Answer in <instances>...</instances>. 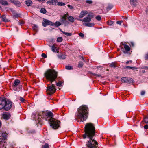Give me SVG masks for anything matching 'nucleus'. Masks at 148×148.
Wrapping results in <instances>:
<instances>
[{"label": "nucleus", "mask_w": 148, "mask_h": 148, "mask_svg": "<svg viewBox=\"0 0 148 148\" xmlns=\"http://www.w3.org/2000/svg\"><path fill=\"white\" fill-rule=\"evenodd\" d=\"M95 130H85V134L83 135L84 139H85L87 136L90 139L86 144L88 148H97V142L92 138L95 135Z\"/></svg>", "instance_id": "nucleus-1"}, {"label": "nucleus", "mask_w": 148, "mask_h": 148, "mask_svg": "<svg viewBox=\"0 0 148 148\" xmlns=\"http://www.w3.org/2000/svg\"><path fill=\"white\" fill-rule=\"evenodd\" d=\"M86 3L90 4H91L92 3V1L91 0H86Z\"/></svg>", "instance_id": "nucleus-45"}, {"label": "nucleus", "mask_w": 148, "mask_h": 148, "mask_svg": "<svg viewBox=\"0 0 148 148\" xmlns=\"http://www.w3.org/2000/svg\"><path fill=\"white\" fill-rule=\"evenodd\" d=\"M2 117L4 119L7 120L10 118V114L6 113L3 114Z\"/></svg>", "instance_id": "nucleus-17"}, {"label": "nucleus", "mask_w": 148, "mask_h": 148, "mask_svg": "<svg viewBox=\"0 0 148 148\" xmlns=\"http://www.w3.org/2000/svg\"><path fill=\"white\" fill-rule=\"evenodd\" d=\"M66 19L67 16L66 14L61 17L60 19V21L61 22L62 24H64L65 26H68L69 24V22Z\"/></svg>", "instance_id": "nucleus-10"}, {"label": "nucleus", "mask_w": 148, "mask_h": 148, "mask_svg": "<svg viewBox=\"0 0 148 148\" xmlns=\"http://www.w3.org/2000/svg\"><path fill=\"white\" fill-rule=\"evenodd\" d=\"M110 66L111 67L116 68V63L115 62H113L111 63Z\"/></svg>", "instance_id": "nucleus-27"}, {"label": "nucleus", "mask_w": 148, "mask_h": 148, "mask_svg": "<svg viewBox=\"0 0 148 148\" xmlns=\"http://www.w3.org/2000/svg\"><path fill=\"white\" fill-rule=\"evenodd\" d=\"M61 24V23L60 22L57 21L55 23H54L53 25H55L56 27H58Z\"/></svg>", "instance_id": "nucleus-33"}, {"label": "nucleus", "mask_w": 148, "mask_h": 148, "mask_svg": "<svg viewBox=\"0 0 148 148\" xmlns=\"http://www.w3.org/2000/svg\"><path fill=\"white\" fill-rule=\"evenodd\" d=\"M130 3L131 5L135 6L136 5L137 1L136 0H130Z\"/></svg>", "instance_id": "nucleus-22"}, {"label": "nucleus", "mask_w": 148, "mask_h": 148, "mask_svg": "<svg viewBox=\"0 0 148 148\" xmlns=\"http://www.w3.org/2000/svg\"><path fill=\"white\" fill-rule=\"evenodd\" d=\"M11 2L14 3L16 5L19 7L21 5V3H20L18 1L13 0L11 1Z\"/></svg>", "instance_id": "nucleus-19"}, {"label": "nucleus", "mask_w": 148, "mask_h": 148, "mask_svg": "<svg viewBox=\"0 0 148 148\" xmlns=\"http://www.w3.org/2000/svg\"><path fill=\"white\" fill-rule=\"evenodd\" d=\"M127 79V77H122L121 79V81L123 83H126Z\"/></svg>", "instance_id": "nucleus-38"}, {"label": "nucleus", "mask_w": 148, "mask_h": 148, "mask_svg": "<svg viewBox=\"0 0 148 148\" xmlns=\"http://www.w3.org/2000/svg\"><path fill=\"white\" fill-rule=\"evenodd\" d=\"M121 23H122V22L121 21H117L116 23L117 24L119 25H121Z\"/></svg>", "instance_id": "nucleus-54"}, {"label": "nucleus", "mask_w": 148, "mask_h": 148, "mask_svg": "<svg viewBox=\"0 0 148 148\" xmlns=\"http://www.w3.org/2000/svg\"><path fill=\"white\" fill-rule=\"evenodd\" d=\"M145 59L146 60H148V53L146 54Z\"/></svg>", "instance_id": "nucleus-49"}, {"label": "nucleus", "mask_w": 148, "mask_h": 148, "mask_svg": "<svg viewBox=\"0 0 148 148\" xmlns=\"http://www.w3.org/2000/svg\"><path fill=\"white\" fill-rule=\"evenodd\" d=\"M44 76L46 80L49 81L51 84L57 78L58 73L54 70L49 69L44 73Z\"/></svg>", "instance_id": "nucleus-3"}, {"label": "nucleus", "mask_w": 148, "mask_h": 148, "mask_svg": "<svg viewBox=\"0 0 148 148\" xmlns=\"http://www.w3.org/2000/svg\"><path fill=\"white\" fill-rule=\"evenodd\" d=\"M19 100H20L21 103H25L26 101V100L23 97H20L18 99Z\"/></svg>", "instance_id": "nucleus-31"}, {"label": "nucleus", "mask_w": 148, "mask_h": 148, "mask_svg": "<svg viewBox=\"0 0 148 148\" xmlns=\"http://www.w3.org/2000/svg\"><path fill=\"white\" fill-rule=\"evenodd\" d=\"M25 3L28 6H29L32 4L33 3L30 0H27L25 1Z\"/></svg>", "instance_id": "nucleus-23"}, {"label": "nucleus", "mask_w": 148, "mask_h": 148, "mask_svg": "<svg viewBox=\"0 0 148 148\" xmlns=\"http://www.w3.org/2000/svg\"><path fill=\"white\" fill-rule=\"evenodd\" d=\"M42 56V57H43L44 58H47V55L45 53H42L41 55Z\"/></svg>", "instance_id": "nucleus-48"}, {"label": "nucleus", "mask_w": 148, "mask_h": 148, "mask_svg": "<svg viewBox=\"0 0 148 148\" xmlns=\"http://www.w3.org/2000/svg\"><path fill=\"white\" fill-rule=\"evenodd\" d=\"M32 29L35 32H37L38 31V27L35 24L33 25V26H32Z\"/></svg>", "instance_id": "nucleus-24"}, {"label": "nucleus", "mask_w": 148, "mask_h": 148, "mask_svg": "<svg viewBox=\"0 0 148 148\" xmlns=\"http://www.w3.org/2000/svg\"><path fill=\"white\" fill-rule=\"evenodd\" d=\"M56 90V86L53 84L47 87V92L48 94L51 95L54 93Z\"/></svg>", "instance_id": "nucleus-9"}, {"label": "nucleus", "mask_w": 148, "mask_h": 148, "mask_svg": "<svg viewBox=\"0 0 148 148\" xmlns=\"http://www.w3.org/2000/svg\"><path fill=\"white\" fill-rule=\"evenodd\" d=\"M144 128L145 130H147L148 129V125H144Z\"/></svg>", "instance_id": "nucleus-52"}, {"label": "nucleus", "mask_w": 148, "mask_h": 148, "mask_svg": "<svg viewBox=\"0 0 148 148\" xmlns=\"http://www.w3.org/2000/svg\"><path fill=\"white\" fill-rule=\"evenodd\" d=\"M67 6L71 9H72L73 8V6L70 5H68Z\"/></svg>", "instance_id": "nucleus-50"}, {"label": "nucleus", "mask_w": 148, "mask_h": 148, "mask_svg": "<svg viewBox=\"0 0 148 148\" xmlns=\"http://www.w3.org/2000/svg\"><path fill=\"white\" fill-rule=\"evenodd\" d=\"M83 23V24L84 25L88 27H91L94 26L95 24L93 23Z\"/></svg>", "instance_id": "nucleus-20"}, {"label": "nucleus", "mask_w": 148, "mask_h": 148, "mask_svg": "<svg viewBox=\"0 0 148 148\" xmlns=\"http://www.w3.org/2000/svg\"><path fill=\"white\" fill-rule=\"evenodd\" d=\"M20 81L18 79L15 80L14 83L12 84V88L15 91L18 90V88L20 89L22 87V85H20Z\"/></svg>", "instance_id": "nucleus-7"}, {"label": "nucleus", "mask_w": 148, "mask_h": 148, "mask_svg": "<svg viewBox=\"0 0 148 148\" xmlns=\"http://www.w3.org/2000/svg\"><path fill=\"white\" fill-rule=\"evenodd\" d=\"M8 133L4 130H1L0 132V148H5L6 146V140Z\"/></svg>", "instance_id": "nucleus-6"}, {"label": "nucleus", "mask_w": 148, "mask_h": 148, "mask_svg": "<svg viewBox=\"0 0 148 148\" xmlns=\"http://www.w3.org/2000/svg\"><path fill=\"white\" fill-rule=\"evenodd\" d=\"M88 113V107L86 105H82L78 109V112L76 114L75 118L78 122H83L86 119Z\"/></svg>", "instance_id": "nucleus-2"}, {"label": "nucleus", "mask_w": 148, "mask_h": 148, "mask_svg": "<svg viewBox=\"0 0 148 148\" xmlns=\"http://www.w3.org/2000/svg\"><path fill=\"white\" fill-rule=\"evenodd\" d=\"M45 0H37L38 1L40 2H44L45 1Z\"/></svg>", "instance_id": "nucleus-60"}, {"label": "nucleus", "mask_w": 148, "mask_h": 148, "mask_svg": "<svg viewBox=\"0 0 148 148\" xmlns=\"http://www.w3.org/2000/svg\"><path fill=\"white\" fill-rule=\"evenodd\" d=\"M12 105V103L11 101H6L0 98V110L4 109L5 110H8L11 108Z\"/></svg>", "instance_id": "nucleus-5"}, {"label": "nucleus", "mask_w": 148, "mask_h": 148, "mask_svg": "<svg viewBox=\"0 0 148 148\" xmlns=\"http://www.w3.org/2000/svg\"><path fill=\"white\" fill-rule=\"evenodd\" d=\"M60 31H61V32H62L63 34H64L66 36H71L72 35L71 33L65 32L63 31L62 30H61Z\"/></svg>", "instance_id": "nucleus-29"}, {"label": "nucleus", "mask_w": 148, "mask_h": 148, "mask_svg": "<svg viewBox=\"0 0 148 148\" xmlns=\"http://www.w3.org/2000/svg\"><path fill=\"white\" fill-rule=\"evenodd\" d=\"M63 40V39L62 37H58L57 40V42H61Z\"/></svg>", "instance_id": "nucleus-36"}, {"label": "nucleus", "mask_w": 148, "mask_h": 148, "mask_svg": "<svg viewBox=\"0 0 148 148\" xmlns=\"http://www.w3.org/2000/svg\"><path fill=\"white\" fill-rule=\"evenodd\" d=\"M94 125L91 123H88L86 124L84 130H95Z\"/></svg>", "instance_id": "nucleus-12"}, {"label": "nucleus", "mask_w": 148, "mask_h": 148, "mask_svg": "<svg viewBox=\"0 0 148 148\" xmlns=\"http://www.w3.org/2000/svg\"><path fill=\"white\" fill-rule=\"evenodd\" d=\"M91 16H92V15L88 14V17L84 18V22H86V23L90 22L91 20Z\"/></svg>", "instance_id": "nucleus-14"}, {"label": "nucleus", "mask_w": 148, "mask_h": 148, "mask_svg": "<svg viewBox=\"0 0 148 148\" xmlns=\"http://www.w3.org/2000/svg\"><path fill=\"white\" fill-rule=\"evenodd\" d=\"M133 80L132 78L127 77V79L126 83H130L132 82Z\"/></svg>", "instance_id": "nucleus-25"}, {"label": "nucleus", "mask_w": 148, "mask_h": 148, "mask_svg": "<svg viewBox=\"0 0 148 148\" xmlns=\"http://www.w3.org/2000/svg\"><path fill=\"white\" fill-rule=\"evenodd\" d=\"M2 17V20L3 21L5 22H8V20L6 18V16L5 15H3L2 17Z\"/></svg>", "instance_id": "nucleus-28"}, {"label": "nucleus", "mask_w": 148, "mask_h": 148, "mask_svg": "<svg viewBox=\"0 0 148 148\" xmlns=\"http://www.w3.org/2000/svg\"><path fill=\"white\" fill-rule=\"evenodd\" d=\"M57 4L59 6H64L65 5V4L64 3L62 2H59Z\"/></svg>", "instance_id": "nucleus-41"}, {"label": "nucleus", "mask_w": 148, "mask_h": 148, "mask_svg": "<svg viewBox=\"0 0 148 148\" xmlns=\"http://www.w3.org/2000/svg\"><path fill=\"white\" fill-rule=\"evenodd\" d=\"M15 16L16 17H17L18 16V14H16V15Z\"/></svg>", "instance_id": "nucleus-64"}, {"label": "nucleus", "mask_w": 148, "mask_h": 148, "mask_svg": "<svg viewBox=\"0 0 148 148\" xmlns=\"http://www.w3.org/2000/svg\"><path fill=\"white\" fill-rule=\"evenodd\" d=\"M52 1V4L53 5H56L58 3V1L57 0H51Z\"/></svg>", "instance_id": "nucleus-35"}, {"label": "nucleus", "mask_w": 148, "mask_h": 148, "mask_svg": "<svg viewBox=\"0 0 148 148\" xmlns=\"http://www.w3.org/2000/svg\"><path fill=\"white\" fill-rule=\"evenodd\" d=\"M122 51L125 54H130L131 53L130 52V47L127 45H125L124 48L121 47V48Z\"/></svg>", "instance_id": "nucleus-11"}, {"label": "nucleus", "mask_w": 148, "mask_h": 148, "mask_svg": "<svg viewBox=\"0 0 148 148\" xmlns=\"http://www.w3.org/2000/svg\"><path fill=\"white\" fill-rule=\"evenodd\" d=\"M145 92L144 91H142L141 92V95H145Z\"/></svg>", "instance_id": "nucleus-56"}, {"label": "nucleus", "mask_w": 148, "mask_h": 148, "mask_svg": "<svg viewBox=\"0 0 148 148\" xmlns=\"http://www.w3.org/2000/svg\"><path fill=\"white\" fill-rule=\"evenodd\" d=\"M56 52H57V53H59V51H58V49H56Z\"/></svg>", "instance_id": "nucleus-63"}, {"label": "nucleus", "mask_w": 148, "mask_h": 148, "mask_svg": "<svg viewBox=\"0 0 148 148\" xmlns=\"http://www.w3.org/2000/svg\"><path fill=\"white\" fill-rule=\"evenodd\" d=\"M47 115L48 117H50L49 119L50 126L54 129L58 128L60 127V121L56 119L52 118L53 114L51 112H48L47 113Z\"/></svg>", "instance_id": "nucleus-4"}, {"label": "nucleus", "mask_w": 148, "mask_h": 148, "mask_svg": "<svg viewBox=\"0 0 148 148\" xmlns=\"http://www.w3.org/2000/svg\"><path fill=\"white\" fill-rule=\"evenodd\" d=\"M79 20L80 21H82L83 22H84V18L83 19H79Z\"/></svg>", "instance_id": "nucleus-62"}, {"label": "nucleus", "mask_w": 148, "mask_h": 148, "mask_svg": "<svg viewBox=\"0 0 148 148\" xmlns=\"http://www.w3.org/2000/svg\"><path fill=\"white\" fill-rule=\"evenodd\" d=\"M130 45V46L134 47V43L133 42H131Z\"/></svg>", "instance_id": "nucleus-55"}, {"label": "nucleus", "mask_w": 148, "mask_h": 148, "mask_svg": "<svg viewBox=\"0 0 148 148\" xmlns=\"http://www.w3.org/2000/svg\"><path fill=\"white\" fill-rule=\"evenodd\" d=\"M121 45H123L124 46V45H126L125 44V43H123V42H121Z\"/></svg>", "instance_id": "nucleus-61"}, {"label": "nucleus", "mask_w": 148, "mask_h": 148, "mask_svg": "<svg viewBox=\"0 0 148 148\" xmlns=\"http://www.w3.org/2000/svg\"><path fill=\"white\" fill-rule=\"evenodd\" d=\"M79 35L80 36V37H82V38L84 37V34L82 33H81V32L79 33Z\"/></svg>", "instance_id": "nucleus-47"}, {"label": "nucleus", "mask_w": 148, "mask_h": 148, "mask_svg": "<svg viewBox=\"0 0 148 148\" xmlns=\"http://www.w3.org/2000/svg\"><path fill=\"white\" fill-rule=\"evenodd\" d=\"M42 24L44 27H45L48 25H53L54 23L48 20L45 19L42 22Z\"/></svg>", "instance_id": "nucleus-13"}, {"label": "nucleus", "mask_w": 148, "mask_h": 148, "mask_svg": "<svg viewBox=\"0 0 148 148\" xmlns=\"http://www.w3.org/2000/svg\"><path fill=\"white\" fill-rule=\"evenodd\" d=\"M31 118L33 120H35L38 123L40 124H41V119L38 113H33L31 116Z\"/></svg>", "instance_id": "nucleus-8"}, {"label": "nucleus", "mask_w": 148, "mask_h": 148, "mask_svg": "<svg viewBox=\"0 0 148 148\" xmlns=\"http://www.w3.org/2000/svg\"><path fill=\"white\" fill-rule=\"evenodd\" d=\"M0 4L5 6L8 5V3L7 1L5 0H0Z\"/></svg>", "instance_id": "nucleus-21"}, {"label": "nucleus", "mask_w": 148, "mask_h": 148, "mask_svg": "<svg viewBox=\"0 0 148 148\" xmlns=\"http://www.w3.org/2000/svg\"><path fill=\"white\" fill-rule=\"evenodd\" d=\"M66 15L67 19V18L69 21L72 23L74 22V19L73 16L69 15L68 13L66 14Z\"/></svg>", "instance_id": "nucleus-15"}, {"label": "nucleus", "mask_w": 148, "mask_h": 148, "mask_svg": "<svg viewBox=\"0 0 148 148\" xmlns=\"http://www.w3.org/2000/svg\"><path fill=\"white\" fill-rule=\"evenodd\" d=\"M88 13V12L86 10H83L81 11L79 16V17L82 18L84 17L85 15Z\"/></svg>", "instance_id": "nucleus-18"}, {"label": "nucleus", "mask_w": 148, "mask_h": 148, "mask_svg": "<svg viewBox=\"0 0 148 148\" xmlns=\"http://www.w3.org/2000/svg\"><path fill=\"white\" fill-rule=\"evenodd\" d=\"M42 148H49L48 144L45 143L44 145L42 146Z\"/></svg>", "instance_id": "nucleus-40"}, {"label": "nucleus", "mask_w": 148, "mask_h": 148, "mask_svg": "<svg viewBox=\"0 0 148 148\" xmlns=\"http://www.w3.org/2000/svg\"><path fill=\"white\" fill-rule=\"evenodd\" d=\"M132 61L131 60H130L129 61H127L126 62V64H128L129 63H132Z\"/></svg>", "instance_id": "nucleus-58"}, {"label": "nucleus", "mask_w": 148, "mask_h": 148, "mask_svg": "<svg viewBox=\"0 0 148 148\" xmlns=\"http://www.w3.org/2000/svg\"><path fill=\"white\" fill-rule=\"evenodd\" d=\"M65 68L67 70H71L73 69L72 66H65Z\"/></svg>", "instance_id": "nucleus-39"}, {"label": "nucleus", "mask_w": 148, "mask_h": 148, "mask_svg": "<svg viewBox=\"0 0 148 148\" xmlns=\"http://www.w3.org/2000/svg\"><path fill=\"white\" fill-rule=\"evenodd\" d=\"M137 69V68L135 67H131L130 69H132L133 70H134Z\"/></svg>", "instance_id": "nucleus-59"}, {"label": "nucleus", "mask_w": 148, "mask_h": 148, "mask_svg": "<svg viewBox=\"0 0 148 148\" xmlns=\"http://www.w3.org/2000/svg\"><path fill=\"white\" fill-rule=\"evenodd\" d=\"M40 12L42 13L45 14L47 12L46 10L44 8H42L40 10Z\"/></svg>", "instance_id": "nucleus-32"}, {"label": "nucleus", "mask_w": 148, "mask_h": 148, "mask_svg": "<svg viewBox=\"0 0 148 148\" xmlns=\"http://www.w3.org/2000/svg\"><path fill=\"white\" fill-rule=\"evenodd\" d=\"M107 23L108 25H111L113 23V21H107Z\"/></svg>", "instance_id": "nucleus-43"}, {"label": "nucleus", "mask_w": 148, "mask_h": 148, "mask_svg": "<svg viewBox=\"0 0 148 148\" xmlns=\"http://www.w3.org/2000/svg\"><path fill=\"white\" fill-rule=\"evenodd\" d=\"M56 82V85L58 86H62V82L61 81H59L58 82Z\"/></svg>", "instance_id": "nucleus-34"}, {"label": "nucleus", "mask_w": 148, "mask_h": 148, "mask_svg": "<svg viewBox=\"0 0 148 148\" xmlns=\"http://www.w3.org/2000/svg\"><path fill=\"white\" fill-rule=\"evenodd\" d=\"M52 50L53 52H55L56 49V47L55 46V45L53 44L51 47Z\"/></svg>", "instance_id": "nucleus-30"}, {"label": "nucleus", "mask_w": 148, "mask_h": 148, "mask_svg": "<svg viewBox=\"0 0 148 148\" xmlns=\"http://www.w3.org/2000/svg\"><path fill=\"white\" fill-rule=\"evenodd\" d=\"M25 22L23 21H21L20 22H18V24L20 25H22L24 24Z\"/></svg>", "instance_id": "nucleus-46"}, {"label": "nucleus", "mask_w": 148, "mask_h": 148, "mask_svg": "<svg viewBox=\"0 0 148 148\" xmlns=\"http://www.w3.org/2000/svg\"><path fill=\"white\" fill-rule=\"evenodd\" d=\"M131 67L130 66H126V67H125L124 68V69H130V68H131Z\"/></svg>", "instance_id": "nucleus-57"}, {"label": "nucleus", "mask_w": 148, "mask_h": 148, "mask_svg": "<svg viewBox=\"0 0 148 148\" xmlns=\"http://www.w3.org/2000/svg\"><path fill=\"white\" fill-rule=\"evenodd\" d=\"M142 69H144L148 70V67L147 66H143L142 67Z\"/></svg>", "instance_id": "nucleus-53"}, {"label": "nucleus", "mask_w": 148, "mask_h": 148, "mask_svg": "<svg viewBox=\"0 0 148 148\" xmlns=\"http://www.w3.org/2000/svg\"><path fill=\"white\" fill-rule=\"evenodd\" d=\"M113 7V6L112 5L109 4L106 8V10L108 11L112 9Z\"/></svg>", "instance_id": "nucleus-26"}, {"label": "nucleus", "mask_w": 148, "mask_h": 148, "mask_svg": "<svg viewBox=\"0 0 148 148\" xmlns=\"http://www.w3.org/2000/svg\"><path fill=\"white\" fill-rule=\"evenodd\" d=\"M96 19L98 21H100L101 19V17L99 15H98L96 16Z\"/></svg>", "instance_id": "nucleus-44"}, {"label": "nucleus", "mask_w": 148, "mask_h": 148, "mask_svg": "<svg viewBox=\"0 0 148 148\" xmlns=\"http://www.w3.org/2000/svg\"><path fill=\"white\" fill-rule=\"evenodd\" d=\"M83 63L82 62H79V64L78 65V67L79 68H81L83 66Z\"/></svg>", "instance_id": "nucleus-42"}, {"label": "nucleus", "mask_w": 148, "mask_h": 148, "mask_svg": "<svg viewBox=\"0 0 148 148\" xmlns=\"http://www.w3.org/2000/svg\"><path fill=\"white\" fill-rule=\"evenodd\" d=\"M58 58L60 59H64L66 57V55L64 54L61 53L60 54L57 55Z\"/></svg>", "instance_id": "nucleus-16"}, {"label": "nucleus", "mask_w": 148, "mask_h": 148, "mask_svg": "<svg viewBox=\"0 0 148 148\" xmlns=\"http://www.w3.org/2000/svg\"><path fill=\"white\" fill-rule=\"evenodd\" d=\"M143 121L146 123H148V116L144 119Z\"/></svg>", "instance_id": "nucleus-37"}, {"label": "nucleus", "mask_w": 148, "mask_h": 148, "mask_svg": "<svg viewBox=\"0 0 148 148\" xmlns=\"http://www.w3.org/2000/svg\"><path fill=\"white\" fill-rule=\"evenodd\" d=\"M47 4H49V5H51L52 4V1L51 0H49L47 1Z\"/></svg>", "instance_id": "nucleus-51"}]
</instances>
